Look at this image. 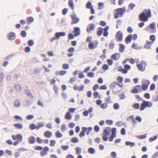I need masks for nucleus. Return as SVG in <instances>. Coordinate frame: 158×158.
<instances>
[{
	"label": "nucleus",
	"mask_w": 158,
	"mask_h": 158,
	"mask_svg": "<svg viewBox=\"0 0 158 158\" xmlns=\"http://www.w3.org/2000/svg\"><path fill=\"white\" fill-rule=\"evenodd\" d=\"M62 67L63 69H68L69 67V65L68 64L64 63L62 64Z\"/></svg>",
	"instance_id": "43"
},
{
	"label": "nucleus",
	"mask_w": 158,
	"mask_h": 158,
	"mask_svg": "<svg viewBox=\"0 0 158 158\" xmlns=\"http://www.w3.org/2000/svg\"><path fill=\"white\" fill-rule=\"evenodd\" d=\"M102 68L104 70L106 71L109 69V66L108 64H104L102 66Z\"/></svg>",
	"instance_id": "58"
},
{
	"label": "nucleus",
	"mask_w": 158,
	"mask_h": 158,
	"mask_svg": "<svg viewBox=\"0 0 158 158\" xmlns=\"http://www.w3.org/2000/svg\"><path fill=\"white\" fill-rule=\"evenodd\" d=\"M55 136L57 138H60L63 137V135L59 130H58L55 132Z\"/></svg>",
	"instance_id": "24"
},
{
	"label": "nucleus",
	"mask_w": 158,
	"mask_h": 158,
	"mask_svg": "<svg viewBox=\"0 0 158 158\" xmlns=\"http://www.w3.org/2000/svg\"><path fill=\"white\" fill-rule=\"evenodd\" d=\"M100 106L102 109H105L108 107V105L107 103H102Z\"/></svg>",
	"instance_id": "52"
},
{
	"label": "nucleus",
	"mask_w": 158,
	"mask_h": 158,
	"mask_svg": "<svg viewBox=\"0 0 158 158\" xmlns=\"http://www.w3.org/2000/svg\"><path fill=\"white\" fill-rule=\"evenodd\" d=\"M28 141L30 144H34L35 142V137L33 135L30 136L28 138Z\"/></svg>",
	"instance_id": "11"
},
{
	"label": "nucleus",
	"mask_w": 158,
	"mask_h": 158,
	"mask_svg": "<svg viewBox=\"0 0 158 158\" xmlns=\"http://www.w3.org/2000/svg\"><path fill=\"white\" fill-rule=\"evenodd\" d=\"M139 92L138 89L135 87L131 90V92L133 94H136L138 93Z\"/></svg>",
	"instance_id": "48"
},
{
	"label": "nucleus",
	"mask_w": 158,
	"mask_h": 158,
	"mask_svg": "<svg viewBox=\"0 0 158 158\" xmlns=\"http://www.w3.org/2000/svg\"><path fill=\"white\" fill-rule=\"evenodd\" d=\"M20 35L22 36V37L24 38L27 36V32L25 30H22L21 31L20 33Z\"/></svg>",
	"instance_id": "42"
},
{
	"label": "nucleus",
	"mask_w": 158,
	"mask_h": 158,
	"mask_svg": "<svg viewBox=\"0 0 158 158\" xmlns=\"http://www.w3.org/2000/svg\"><path fill=\"white\" fill-rule=\"evenodd\" d=\"M68 4L69 7L72 10L74 9V5L73 2V0H69L68 2Z\"/></svg>",
	"instance_id": "27"
},
{
	"label": "nucleus",
	"mask_w": 158,
	"mask_h": 158,
	"mask_svg": "<svg viewBox=\"0 0 158 158\" xmlns=\"http://www.w3.org/2000/svg\"><path fill=\"white\" fill-rule=\"evenodd\" d=\"M73 33L74 34L75 37L80 35L81 34V29L80 27H74Z\"/></svg>",
	"instance_id": "6"
},
{
	"label": "nucleus",
	"mask_w": 158,
	"mask_h": 158,
	"mask_svg": "<svg viewBox=\"0 0 158 158\" xmlns=\"http://www.w3.org/2000/svg\"><path fill=\"white\" fill-rule=\"evenodd\" d=\"M36 141L37 143L41 144L43 143V140L40 137H38L36 138Z\"/></svg>",
	"instance_id": "46"
},
{
	"label": "nucleus",
	"mask_w": 158,
	"mask_h": 158,
	"mask_svg": "<svg viewBox=\"0 0 158 158\" xmlns=\"http://www.w3.org/2000/svg\"><path fill=\"white\" fill-rule=\"evenodd\" d=\"M157 137L158 136L157 135H156L153 137H151L149 139V141L150 142H152L156 140Z\"/></svg>",
	"instance_id": "55"
},
{
	"label": "nucleus",
	"mask_w": 158,
	"mask_h": 158,
	"mask_svg": "<svg viewBox=\"0 0 158 158\" xmlns=\"http://www.w3.org/2000/svg\"><path fill=\"white\" fill-rule=\"evenodd\" d=\"M17 140H18V141H22L23 140V136L22 135L20 134H18L17 135Z\"/></svg>",
	"instance_id": "51"
},
{
	"label": "nucleus",
	"mask_w": 158,
	"mask_h": 158,
	"mask_svg": "<svg viewBox=\"0 0 158 158\" xmlns=\"http://www.w3.org/2000/svg\"><path fill=\"white\" fill-rule=\"evenodd\" d=\"M88 46L89 48L91 50H93L95 48L94 44L92 41L89 43Z\"/></svg>",
	"instance_id": "30"
},
{
	"label": "nucleus",
	"mask_w": 158,
	"mask_h": 158,
	"mask_svg": "<svg viewBox=\"0 0 158 158\" xmlns=\"http://www.w3.org/2000/svg\"><path fill=\"white\" fill-rule=\"evenodd\" d=\"M16 35L15 33L13 31H10L7 33V39L10 41L14 40L16 38Z\"/></svg>",
	"instance_id": "4"
},
{
	"label": "nucleus",
	"mask_w": 158,
	"mask_h": 158,
	"mask_svg": "<svg viewBox=\"0 0 158 158\" xmlns=\"http://www.w3.org/2000/svg\"><path fill=\"white\" fill-rule=\"evenodd\" d=\"M56 143V141L55 140H50V146L51 147L54 146Z\"/></svg>",
	"instance_id": "63"
},
{
	"label": "nucleus",
	"mask_w": 158,
	"mask_h": 158,
	"mask_svg": "<svg viewBox=\"0 0 158 158\" xmlns=\"http://www.w3.org/2000/svg\"><path fill=\"white\" fill-rule=\"evenodd\" d=\"M106 123L109 125H111L113 123V121L111 119H107L106 121Z\"/></svg>",
	"instance_id": "64"
},
{
	"label": "nucleus",
	"mask_w": 158,
	"mask_h": 158,
	"mask_svg": "<svg viewBox=\"0 0 158 158\" xmlns=\"http://www.w3.org/2000/svg\"><path fill=\"white\" fill-rule=\"evenodd\" d=\"M14 55L13 53L9 54L5 57V60H10L11 59L12 57L14 56Z\"/></svg>",
	"instance_id": "47"
},
{
	"label": "nucleus",
	"mask_w": 158,
	"mask_h": 158,
	"mask_svg": "<svg viewBox=\"0 0 158 158\" xmlns=\"http://www.w3.org/2000/svg\"><path fill=\"white\" fill-rule=\"evenodd\" d=\"M71 17L72 19V21L71 22L72 25L77 23L79 21V18L77 17L76 15L74 13V14H71Z\"/></svg>",
	"instance_id": "5"
},
{
	"label": "nucleus",
	"mask_w": 158,
	"mask_h": 158,
	"mask_svg": "<svg viewBox=\"0 0 158 158\" xmlns=\"http://www.w3.org/2000/svg\"><path fill=\"white\" fill-rule=\"evenodd\" d=\"M118 82L120 83V84H123V77L121 76H118L117 77V78Z\"/></svg>",
	"instance_id": "36"
},
{
	"label": "nucleus",
	"mask_w": 158,
	"mask_h": 158,
	"mask_svg": "<svg viewBox=\"0 0 158 158\" xmlns=\"http://www.w3.org/2000/svg\"><path fill=\"white\" fill-rule=\"evenodd\" d=\"M14 105L15 107H19L20 105V102L18 100H16L15 101L14 103Z\"/></svg>",
	"instance_id": "38"
},
{
	"label": "nucleus",
	"mask_w": 158,
	"mask_h": 158,
	"mask_svg": "<svg viewBox=\"0 0 158 158\" xmlns=\"http://www.w3.org/2000/svg\"><path fill=\"white\" fill-rule=\"evenodd\" d=\"M87 76L88 77L92 78L94 76V73L93 72H89L87 73Z\"/></svg>",
	"instance_id": "60"
},
{
	"label": "nucleus",
	"mask_w": 158,
	"mask_h": 158,
	"mask_svg": "<svg viewBox=\"0 0 158 158\" xmlns=\"http://www.w3.org/2000/svg\"><path fill=\"white\" fill-rule=\"evenodd\" d=\"M15 88L17 91L19 92H21L22 90L21 86L19 84L15 85Z\"/></svg>",
	"instance_id": "32"
},
{
	"label": "nucleus",
	"mask_w": 158,
	"mask_h": 158,
	"mask_svg": "<svg viewBox=\"0 0 158 158\" xmlns=\"http://www.w3.org/2000/svg\"><path fill=\"white\" fill-rule=\"evenodd\" d=\"M113 108L115 110H117L120 108V105L118 103H115L113 106Z\"/></svg>",
	"instance_id": "41"
},
{
	"label": "nucleus",
	"mask_w": 158,
	"mask_h": 158,
	"mask_svg": "<svg viewBox=\"0 0 158 158\" xmlns=\"http://www.w3.org/2000/svg\"><path fill=\"white\" fill-rule=\"evenodd\" d=\"M44 125V123L43 122H40L39 123L37 126H36V130H39L40 128L43 127Z\"/></svg>",
	"instance_id": "35"
},
{
	"label": "nucleus",
	"mask_w": 158,
	"mask_h": 158,
	"mask_svg": "<svg viewBox=\"0 0 158 158\" xmlns=\"http://www.w3.org/2000/svg\"><path fill=\"white\" fill-rule=\"evenodd\" d=\"M84 87V85H81L79 87L77 86V84H75L73 86V88L75 90H79V91H82L83 90Z\"/></svg>",
	"instance_id": "10"
},
{
	"label": "nucleus",
	"mask_w": 158,
	"mask_h": 158,
	"mask_svg": "<svg viewBox=\"0 0 158 158\" xmlns=\"http://www.w3.org/2000/svg\"><path fill=\"white\" fill-rule=\"evenodd\" d=\"M135 6V4L131 2L129 4L128 7L129 8H130V9L132 10L134 9V7Z\"/></svg>",
	"instance_id": "45"
},
{
	"label": "nucleus",
	"mask_w": 158,
	"mask_h": 158,
	"mask_svg": "<svg viewBox=\"0 0 158 158\" xmlns=\"http://www.w3.org/2000/svg\"><path fill=\"white\" fill-rule=\"evenodd\" d=\"M150 82L149 80L143 79L142 81V89L144 91H145L148 89L149 85Z\"/></svg>",
	"instance_id": "2"
},
{
	"label": "nucleus",
	"mask_w": 158,
	"mask_h": 158,
	"mask_svg": "<svg viewBox=\"0 0 158 158\" xmlns=\"http://www.w3.org/2000/svg\"><path fill=\"white\" fill-rule=\"evenodd\" d=\"M125 144L126 146H129L132 148L135 145V144L134 142H131L130 141H127L125 142Z\"/></svg>",
	"instance_id": "21"
},
{
	"label": "nucleus",
	"mask_w": 158,
	"mask_h": 158,
	"mask_svg": "<svg viewBox=\"0 0 158 158\" xmlns=\"http://www.w3.org/2000/svg\"><path fill=\"white\" fill-rule=\"evenodd\" d=\"M143 102H144L146 107L150 108L152 106V103L151 102L145 101V100H143Z\"/></svg>",
	"instance_id": "22"
},
{
	"label": "nucleus",
	"mask_w": 158,
	"mask_h": 158,
	"mask_svg": "<svg viewBox=\"0 0 158 158\" xmlns=\"http://www.w3.org/2000/svg\"><path fill=\"white\" fill-rule=\"evenodd\" d=\"M150 40L152 41L153 43L156 40V36L154 35H151L149 37Z\"/></svg>",
	"instance_id": "53"
},
{
	"label": "nucleus",
	"mask_w": 158,
	"mask_h": 158,
	"mask_svg": "<svg viewBox=\"0 0 158 158\" xmlns=\"http://www.w3.org/2000/svg\"><path fill=\"white\" fill-rule=\"evenodd\" d=\"M75 149L76 150V153L77 154L79 155L81 154V148L80 147H77L75 148Z\"/></svg>",
	"instance_id": "34"
},
{
	"label": "nucleus",
	"mask_w": 158,
	"mask_h": 158,
	"mask_svg": "<svg viewBox=\"0 0 158 158\" xmlns=\"http://www.w3.org/2000/svg\"><path fill=\"white\" fill-rule=\"evenodd\" d=\"M115 45V44L113 40L111 41L109 44V48L110 49H113Z\"/></svg>",
	"instance_id": "49"
},
{
	"label": "nucleus",
	"mask_w": 158,
	"mask_h": 158,
	"mask_svg": "<svg viewBox=\"0 0 158 158\" xmlns=\"http://www.w3.org/2000/svg\"><path fill=\"white\" fill-rule=\"evenodd\" d=\"M132 34H129L126 37L125 40V41L127 44L130 43L132 40Z\"/></svg>",
	"instance_id": "8"
},
{
	"label": "nucleus",
	"mask_w": 158,
	"mask_h": 158,
	"mask_svg": "<svg viewBox=\"0 0 158 158\" xmlns=\"http://www.w3.org/2000/svg\"><path fill=\"white\" fill-rule=\"evenodd\" d=\"M13 126L16 128L18 129H22L23 127V125L20 123H14Z\"/></svg>",
	"instance_id": "18"
},
{
	"label": "nucleus",
	"mask_w": 158,
	"mask_h": 158,
	"mask_svg": "<svg viewBox=\"0 0 158 158\" xmlns=\"http://www.w3.org/2000/svg\"><path fill=\"white\" fill-rule=\"evenodd\" d=\"M72 115L70 113V112L68 111L65 115L64 118L65 119L69 120L72 119Z\"/></svg>",
	"instance_id": "13"
},
{
	"label": "nucleus",
	"mask_w": 158,
	"mask_h": 158,
	"mask_svg": "<svg viewBox=\"0 0 158 158\" xmlns=\"http://www.w3.org/2000/svg\"><path fill=\"white\" fill-rule=\"evenodd\" d=\"M27 44L29 46H32L34 45V42L33 40H28Z\"/></svg>",
	"instance_id": "50"
},
{
	"label": "nucleus",
	"mask_w": 158,
	"mask_h": 158,
	"mask_svg": "<svg viewBox=\"0 0 158 158\" xmlns=\"http://www.w3.org/2000/svg\"><path fill=\"white\" fill-rule=\"evenodd\" d=\"M156 23L155 22H153L150 23L148 25V27H149L151 29L153 30H154V31H153V32H155L156 31Z\"/></svg>",
	"instance_id": "17"
},
{
	"label": "nucleus",
	"mask_w": 158,
	"mask_h": 158,
	"mask_svg": "<svg viewBox=\"0 0 158 158\" xmlns=\"http://www.w3.org/2000/svg\"><path fill=\"white\" fill-rule=\"evenodd\" d=\"M118 45H119V51L121 53L123 52L126 47L123 44L121 43L119 44Z\"/></svg>",
	"instance_id": "14"
},
{
	"label": "nucleus",
	"mask_w": 158,
	"mask_h": 158,
	"mask_svg": "<svg viewBox=\"0 0 158 158\" xmlns=\"http://www.w3.org/2000/svg\"><path fill=\"white\" fill-rule=\"evenodd\" d=\"M87 150L89 153L92 155L94 154L96 152L95 149L92 147L89 148Z\"/></svg>",
	"instance_id": "20"
},
{
	"label": "nucleus",
	"mask_w": 158,
	"mask_h": 158,
	"mask_svg": "<svg viewBox=\"0 0 158 158\" xmlns=\"http://www.w3.org/2000/svg\"><path fill=\"white\" fill-rule=\"evenodd\" d=\"M70 141L73 143H77L79 142V140L77 137H74L71 139Z\"/></svg>",
	"instance_id": "26"
},
{
	"label": "nucleus",
	"mask_w": 158,
	"mask_h": 158,
	"mask_svg": "<svg viewBox=\"0 0 158 158\" xmlns=\"http://www.w3.org/2000/svg\"><path fill=\"white\" fill-rule=\"evenodd\" d=\"M52 133L50 131L48 130L44 132V135L47 138H50L52 136Z\"/></svg>",
	"instance_id": "15"
},
{
	"label": "nucleus",
	"mask_w": 158,
	"mask_h": 158,
	"mask_svg": "<svg viewBox=\"0 0 158 158\" xmlns=\"http://www.w3.org/2000/svg\"><path fill=\"white\" fill-rule=\"evenodd\" d=\"M137 67L138 69L140 71L143 72L145 70V68L143 69V66L140 63L137 64Z\"/></svg>",
	"instance_id": "19"
},
{
	"label": "nucleus",
	"mask_w": 158,
	"mask_h": 158,
	"mask_svg": "<svg viewBox=\"0 0 158 158\" xmlns=\"http://www.w3.org/2000/svg\"><path fill=\"white\" fill-rule=\"evenodd\" d=\"M94 130L95 132H98L100 131L99 127L98 125H95L94 127Z\"/></svg>",
	"instance_id": "62"
},
{
	"label": "nucleus",
	"mask_w": 158,
	"mask_h": 158,
	"mask_svg": "<svg viewBox=\"0 0 158 158\" xmlns=\"http://www.w3.org/2000/svg\"><path fill=\"white\" fill-rule=\"evenodd\" d=\"M34 21V18L31 16L29 17L27 19V23H31Z\"/></svg>",
	"instance_id": "59"
},
{
	"label": "nucleus",
	"mask_w": 158,
	"mask_h": 158,
	"mask_svg": "<svg viewBox=\"0 0 158 158\" xmlns=\"http://www.w3.org/2000/svg\"><path fill=\"white\" fill-rule=\"evenodd\" d=\"M117 10H118V13L119 14L123 12H125L126 10V8L125 6L122 8H118L117 9H115V11H116Z\"/></svg>",
	"instance_id": "23"
},
{
	"label": "nucleus",
	"mask_w": 158,
	"mask_h": 158,
	"mask_svg": "<svg viewBox=\"0 0 158 158\" xmlns=\"http://www.w3.org/2000/svg\"><path fill=\"white\" fill-rule=\"evenodd\" d=\"M98 9L99 10H101L104 7V3L103 2H99L98 3Z\"/></svg>",
	"instance_id": "37"
},
{
	"label": "nucleus",
	"mask_w": 158,
	"mask_h": 158,
	"mask_svg": "<svg viewBox=\"0 0 158 158\" xmlns=\"http://www.w3.org/2000/svg\"><path fill=\"white\" fill-rule=\"evenodd\" d=\"M132 107L135 109H140V104L139 103H135L132 105Z\"/></svg>",
	"instance_id": "25"
},
{
	"label": "nucleus",
	"mask_w": 158,
	"mask_h": 158,
	"mask_svg": "<svg viewBox=\"0 0 158 158\" xmlns=\"http://www.w3.org/2000/svg\"><path fill=\"white\" fill-rule=\"evenodd\" d=\"M34 149L36 150L42 151L43 149V148L42 146H37L34 148Z\"/></svg>",
	"instance_id": "54"
},
{
	"label": "nucleus",
	"mask_w": 158,
	"mask_h": 158,
	"mask_svg": "<svg viewBox=\"0 0 158 158\" xmlns=\"http://www.w3.org/2000/svg\"><path fill=\"white\" fill-rule=\"evenodd\" d=\"M95 25L93 23L89 24L87 27V31L89 32L90 31L94 30L95 28Z\"/></svg>",
	"instance_id": "9"
},
{
	"label": "nucleus",
	"mask_w": 158,
	"mask_h": 158,
	"mask_svg": "<svg viewBox=\"0 0 158 158\" xmlns=\"http://www.w3.org/2000/svg\"><path fill=\"white\" fill-rule=\"evenodd\" d=\"M26 94L31 99H33L34 98V96L32 94L31 92L29 90H27L25 91Z\"/></svg>",
	"instance_id": "31"
},
{
	"label": "nucleus",
	"mask_w": 158,
	"mask_h": 158,
	"mask_svg": "<svg viewBox=\"0 0 158 158\" xmlns=\"http://www.w3.org/2000/svg\"><path fill=\"white\" fill-rule=\"evenodd\" d=\"M152 17L151 11L149 9H145L139 15V19L140 21H147L148 18Z\"/></svg>",
	"instance_id": "1"
},
{
	"label": "nucleus",
	"mask_w": 158,
	"mask_h": 158,
	"mask_svg": "<svg viewBox=\"0 0 158 158\" xmlns=\"http://www.w3.org/2000/svg\"><path fill=\"white\" fill-rule=\"evenodd\" d=\"M109 135H105L103 134H102V139L104 141H107L108 139V136Z\"/></svg>",
	"instance_id": "40"
},
{
	"label": "nucleus",
	"mask_w": 158,
	"mask_h": 158,
	"mask_svg": "<svg viewBox=\"0 0 158 158\" xmlns=\"http://www.w3.org/2000/svg\"><path fill=\"white\" fill-rule=\"evenodd\" d=\"M61 148L64 151L67 150L69 148V146L68 145H62L61 146Z\"/></svg>",
	"instance_id": "57"
},
{
	"label": "nucleus",
	"mask_w": 158,
	"mask_h": 158,
	"mask_svg": "<svg viewBox=\"0 0 158 158\" xmlns=\"http://www.w3.org/2000/svg\"><path fill=\"white\" fill-rule=\"evenodd\" d=\"M75 36L74 34L73 33H69L68 35V40H72L74 39Z\"/></svg>",
	"instance_id": "33"
},
{
	"label": "nucleus",
	"mask_w": 158,
	"mask_h": 158,
	"mask_svg": "<svg viewBox=\"0 0 158 158\" xmlns=\"http://www.w3.org/2000/svg\"><path fill=\"white\" fill-rule=\"evenodd\" d=\"M29 128L31 130L36 129V126L34 123H31L29 125Z\"/></svg>",
	"instance_id": "29"
},
{
	"label": "nucleus",
	"mask_w": 158,
	"mask_h": 158,
	"mask_svg": "<svg viewBox=\"0 0 158 158\" xmlns=\"http://www.w3.org/2000/svg\"><path fill=\"white\" fill-rule=\"evenodd\" d=\"M108 64L109 65H112L113 63V60L112 59H108L106 60Z\"/></svg>",
	"instance_id": "56"
},
{
	"label": "nucleus",
	"mask_w": 158,
	"mask_h": 158,
	"mask_svg": "<svg viewBox=\"0 0 158 158\" xmlns=\"http://www.w3.org/2000/svg\"><path fill=\"white\" fill-rule=\"evenodd\" d=\"M111 130L110 127H105L103 131V133L104 134L109 135L110 134V131Z\"/></svg>",
	"instance_id": "12"
},
{
	"label": "nucleus",
	"mask_w": 158,
	"mask_h": 158,
	"mask_svg": "<svg viewBox=\"0 0 158 158\" xmlns=\"http://www.w3.org/2000/svg\"><path fill=\"white\" fill-rule=\"evenodd\" d=\"M67 129V127L65 124H63L62 125L61 127V130L62 132H64Z\"/></svg>",
	"instance_id": "61"
},
{
	"label": "nucleus",
	"mask_w": 158,
	"mask_h": 158,
	"mask_svg": "<svg viewBox=\"0 0 158 158\" xmlns=\"http://www.w3.org/2000/svg\"><path fill=\"white\" fill-rule=\"evenodd\" d=\"M103 28L101 27H99L97 31V35L98 36H101L103 33Z\"/></svg>",
	"instance_id": "16"
},
{
	"label": "nucleus",
	"mask_w": 158,
	"mask_h": 158,
	"mask_svg": "<svg viewBox=\"0 0 158 158\" xmlns=\"http://www.w3.org/2000/svg\"><path fill=\"white\" fill-rule=\"evenodd\" d=\"M147 137V134H142L140 135H137V137L140 139H145Z\"/></svg>",
	"instance_id": "44"
},
{
	"label": "nucleus",
	"mask_w": 158,
	"mask_h": 158,
	"mask_svg": "<svg viewBox=\"0 0 158 158\" xmlns=\"http://www.w3.org/2000/svg\"><path fill=\"white\" fill-rule=\"evenodd\" d=\"M85 6L87 9H89L92 8V7L94 6L92 5L91 2L90 1H89L87 2Z\"/></svg>",
	"instance_id": "28"
},
{
	"label": "nucleus",
	"mask_w": 158,
	"mask_h": 158,
	"mask_svg": "<svg viewBox=\"0 0 158 158\" xmlns=\"http://www.w3.org/2000/svg\"><path fill=\"white\" fill-rule=\"evenodd\" d=\"M123 34L120 31H118L115 35V37L117 41L121 42L123 40Z\"/></svg>",
	"instance_id": "3"
},
{
	"label": "nucleus",
	"mask_w": 158,
	"mask_h": 158,
	"mask_svg": "<svg viewBox=\"0 0 158 158\" xmlns=\"http://www.w3.org/2000/svg\"><path fill=\"white\" fill-rule=\"evenodd\" d=\"M121 54L120 53L116 52L111 56V58L114 60H118L120 57Z\"/></svg>",
	"instance_id": "7"
},
{
	"label": "nucleus",
	"mask_w": 158,
	"mask_h": 158,
	"mask_svg": "<svg viewBox=\"0 0 158 158\" xmlns=\"http://www.w3.org/2000/svg\"><path fill=\"white\" fill-rule=\"evenodd\" d=\"M146 107L144 102H143L141 104L140 107V110H143Z\"/></svg>",
	"instance_id": "39"
}]
</instances>
